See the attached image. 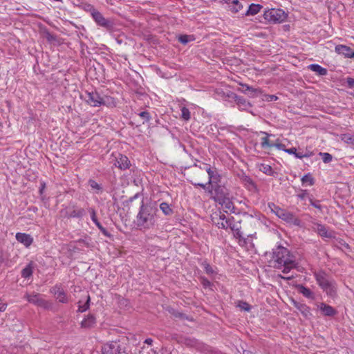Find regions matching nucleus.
Instances as JSON below:
<instances>
[{"mask_svg":"<svg viewBox=\"0 0 354 354\" xmlns=\"http://www.w3.org/2000/svg\"><path fill=\"white\" fill-rule=\"evenodd\" d=\"M288 15L282 9L270 8L264 11L263 17L269 21L273 23H282L287 19Z\"/></svg>","mask_w":354,"mask_h":354,"instance_id":"nucleus-5","label":"nucleus"},{"mask_svg":"<svg viewBox=\"0 0 354 354\" xmlns=\"http://www.w3.org/2000/svg\"><path fill=\"white\" fill-rule=\"evenodd\" d=\"M84 214V209L82 208H77V209H73L71 214H70V216L71 217H76V218H81L83 216V215Z\"/></svg>","mask_w":354,"mask_h":354,"instance_id":"nucleus-36","label":"nucleus"},{"mask_svg":"<svg viewBox=\"0 0 354 354\" xmlns=\"http://www.w3.org/2000/svg\"><path fill=\"white\" fill-rule=\"evenodd\" d=\"M230 220L231 218H226L224 214H221L216 224L219 228L227 230L230 226Z\"/></svg>","mask_w":354,"mask_h":354,"instance_id":"nucleus-23","label":"nucleus"},{"mask_svg":"<svg viewBox=\"0 0 354 354\" xmlns=\"http://www.w3.org/2000/svg\"><path fill=\"white\" fill-rule=\"evenodd\" d=\"M259 169L268 176H274L276 174L272 167L267 164L262 163L259 165Z\"/></svg>","mask_w":354,"mask_h":354,"instance_id":"nucleus-28","label":"nucleus"},{"mask_svg":"<svg viewBox=\"0 0 354 354\" xmlns=\"http://www.w3.org/2000/svg\"><path fill=\"white\" fill-rule=\"evenodd\" d=\"M102 354H127L118 342H111L102 347Z\"/></svg>","mask_w":354,"mask_h":354,"instance_id":"nucleus-6","label":"nucleus"},{"mask_svg":"<svg viewBox=\"0 0 354 354\" xmlns=\"http://www.w3.org/2000/svg\"><path fill=\"white\" fill-rule=\"evenodd\" d=\"M160 209L166 216H169L173 214V210L167 203L163 202L160 203Z\"/></svg>","mask_w":354,"mask_h":354,"instance_id":"nucleus-33","label":"nucleus"},{"mask_svg":"<svg viewBox=\"0 0 354 354\" xmlns=\"http://www.w3.org/2000/svg\"><path fill=\"white\" fill-rule=\"evenodd\" d=\"M96 226L99 228L100 230L102 228H103V226L101 225V223L99 221H97V223H94Z\"/></svg>","mask_w":354,"mask_h":354,"instance_id":"nucleus-61","label":"nucleus"},{"mask_svg":"<svg viewBox=\"0 0 354 354\" xmlns=\"http://www.w3.org/2000/svg\"><path fill=\"white\" fill-rule=\"evenodd\" d=\"M272 147H276L277 149L282 151H286V145L283 144L279 139H277L275 142H272Z\"/></svg>","mask_w":354,"mask_h":354,"instance_id":"nucleus-41","label":"nucleus"},{"mask_svg":"<svg viewBox=\"0 0 354 354\" xmlns=\"http://www.w3.org/2000/svg\"><path fill=\"white\" fill-rule=\"evenodd\" d=\"M100 231L105 236L111 237V234L104 227Z\"/></svg>","mask_w":354,"mask_h":354,"instance_id":"nucleus-53","label":"nucleus"},{"mask_svg":"<svg viewBox=\"0 0 354 354\" xmlns=\"http://www.w3.org/2000/svg\"><path fill=\"white\" fill-rule=\"evenodd\" d=\"M218 204L221 205L222 208L225 212H232L234 209V204L232 201L230 200L229 196H226L224 199H220Z\"/></svg>","mask_w":354,"mask_h":354,"instance_id":"nucleus-17","label":"nucleus"},{"mask_svg":"<svg viewBox=\"0 0 354 354\" xmlns=\"http://www.w3.org/2000/svg\"><path fill=\"white\" fill-rule=\"evenodd\" d=\"M205 271H206V272H207V274H212V273H213V270H212V267H211L209 265H208V264H207V265L205 266Z\"/></svg>","mask_w":354,"mask_h":354,"instance_id":"nucleus-55","label":"nucleus"},{"mask_svg":"<svg viewBox=\"0 0 354 354\" xmlns=\"http://www.w3.org/2000/svg\"><path fill=\"white\" fill-rule=\"evenodd\" d=\"M239 306L243 310L249 311L250 310V306L247 302H241Z\"/></svg>","mask_w":354,"mask_h":354,"instance_id":"nucleus-48","label":"nucleus"},{"mask_svg":"<svg viewBox=\"0 0 354 354\" xmlns=\"http://www.w3.org/2000/svg\"><path fill=\"white\" fill-rule=\"evenodd\" d=\"M203 169L206 171L207 174V177L206 178L205 174H203L205 178H201L200 180L195 179L194 181H192V183L194 186H198L203 189H205L206 185H210L214 180H217L218 176L216 171L215 169H212L210 166L207 164L204 165Z\"/></svg>","mask_w":354,"mask_h":354,"instance_id":"nucleus-4","label":"nucleus"},{"mask_svg":"<svg viewBox=\"0 0 354 354\" xmlns=\"http://www.w3.org/2000/svg\"><path fill=\"white\" fill-rule=\"evenodd\" d=\"M140 117L144 118L147 122L149 121L150 120V114L147 111H142L139 113Z\"/></svg>","mask_w":354,"mask_h":354,"instance_id":"nucleus-49","label":"nucleus"},{"mask_svg":"<svg viewBox=\"0 0 354 354\" xmlns=\"http://www.w3.org/2000/svg\"><path fill=\"white\" fill-rule=\"evenodd\" d=\"M156 209L143 202L136 216V224L140 230H149L156 225Z\"/></svg>","mask_w":354,"mask_h":354,"instance_id":"nucleus-1","label":"nucleus"},{"mask_svg":"<svg viewBox=\"0 0 354 354\" xmlns=\"http://www.w3.org/2000/svg\"><path fill=\"white\" fill-rule=\"evenodd\" d=\"M94 21L100 26L109 28L111 27V21L104 17L102 14L99 12L97 10L91 16Z\"/></svg>","mask_w":354,"mask_h":354,"instance_id":"nucleus-10","label":"nucleus"},{"mask_svg":"<svg viewBox=\"0 0 354 354\" xmlns=\"http://www.w3.org/2000/svg\"><path fill=\"white\" fill-rule=\"evenodd\" d=\"M7 304L6 303L0 302V312H4L6 310Z\"/></svg>","mask_w":354,"mask_h":354,"instance_id":"nucleus-54","label":"nucleus"},{"mask_svg":"<svg viewBox=\"0 0 354 354\" xmlns=\"http://www.w3.org/2000/svg\"><path fill=\"white\" fill-rule=\"evenodd\" d=\"M88 185L91 187L92 189L95 190L97 193L100 192L102 190V187L100 184H98L95 180H88Z\"/></svg>","mask_w":354,"mask_h":354,"instance_id":"nucleus-37","label":"nucleus"},{"mask_svg":"<svg viewBox=\"0 0 354 354\" xmlns=\"http://www.w3.org/2000/svg\"><path fill=\"white\" fill-rule=\"evenodd\" d=\"M243 354H256L252 351H243Z\"/></svg>","mask_w":354,"mask_h":354,"instance_id":"nucleus-64","label":"nucleus"},{"mask_svg":"<svg viewBox=\"0 0 354 354\" xmlns=\"http://www.w3.org/2000/svg\"><path fill=\"white\" fill-rule=\"evenodd\" d=\"M272 147H276L277 149L282 151H286V145L283 144L279 139H277L275 142H272Z\"/></svg>","mask_w":354,"mask_h":354,"instance_id":"nucleus-40","label":"nucleus"},{"mask_svg":"<svg viewBox=\"0 0 354 354\" xmlns=\"http://www.w3.org/2000/svg\"><path fill=\"white\" fill-rule=\"evenodd\" d=\"M308 69L316 73L317 75L324 76L327 75L328 71L317 64H312L308 66Z\"/></svg>","mask_w":354,"mask_h":354,"instance_id":"nucleus-22","label":"nucleus"},{"mask_svg":"<svg viewBox=\"0 0 354 354\" xmlns=\"http://www.w3.org/2000/svg\"><path fill=\"white\" fill-rule=\"evenodd\" d=\"M309 201L313 207L319 209H321V205L318 203L315 202L311 198H309Z\"/></svg>","mask_w":354,"mask_h":354,"instance_id":"nucleus-51","label":"nucleus"},{"mask_svg":"<svg viewBox=\"0 0 354 354\" xmlns=\"http://www.w3.org/2000/svg\"><path fill=\"white\" fill-rule=\"evenodd\" d=\"M86 102L91 106L97 107L102 105V96L96 91L88 92L86 93Z\"/></svg>","mask_w":354,"mask_h":354,"instance_id":"nucleus-8","label":"nucleus"},{"mask_svg":"<svg viewBox=\"0 0 354 354\" xmlns=\"http://www.w3.org/2000/svg\"><path fill=\"white\" fill-rule=\"evenodd\" d=\"M90 300H91L90 296L88 295H87L86 296V301L84 304H82V301H80L79 305H78V311L81 312V313L86 311L89 308V306H90V304H89Z\"/></svg>","mask_w":354,"mask_h":354,"instance_id":"nucleus-31","label":"nucleus"},{"mask_svg":"<svg viewBox=\"0 0 354 354\" xmlns=\"http://www.w3.org/2000/svg\"><path fill=\"white\" fill-rule=\"evenodd\" d=\"M335 52L339 55H343L348 58H354V52L352 49L346 45H337L335 46Z\"/></svg>","mask_w":354,"mask_h":354,"instance_id":"nucleus-14","label":"nucleus"},{"mask_svg":"<svg viewBox=\"0 0 354 354\" xmlns=\"http://www.w3.org/2000/svg\"><path fill=\"white\" fill-rule=\"evenodd\" d=\"M285 152L289 153V154H294L296 155L297 153V149L295 147H292L290 149H286Z\"/></svg>","mask_w":354,"mask_h":354,"instance_id":"nucleus-52","label":"nucleus"},{"mask_svg":"<svg viewBox=\"0 0 354 354\" xmlns=\"http://www.w3.org/2000/svg\"><path fill=\"white\" fill-rule=\"evenodd\" d=\"M192 40H194L193 36H189V35H183L179 36V37H178V41L183 44H186L189 41H192Z\"/></svg>","mask_w":354,"mask_h":354,"instance_id":"nucleus-39","label":"nucleus"},{"mask_svg":"<svg viewBox=\"0 0 354 354\" xmlns=\"http://www.w3.org/2000/svg\"><path fill=\"white\" fill-rule=\"evenodd\" d=\"M96 226L99 228L100 230L102 228H103V226L101 225V223L99 221H97V223H94Z\"/></svg>","mask_w":354,"mask_h":354,"instance_id":"nucleus-62","label":"nucleus"},{"mask_svg":"<svg viewBox=\"0 0 354 354\" xmlns=\"http://www.w3.org/2000/svg\"><path fill=\"white\" fill-rule=\"evenodd\" d=\"M239 228H241L240 225L236 223L234 221V218L231 217V220L230 221V226L228 229H230L232 232H234L235 231H237Z\"/></svg>","mask_w":354,"mask_h":354,"instance_id":"nucleus-44","label":"nucleus"},{"mask_svg":"<svg viewBox=\"0 0 354 354\" xmlns=\"http://www.w3.org/2000/svg\"><path fill=\"white\" fill-rule=\"evenodd\" d=\"M226 196H228V194L227 193L225 188L218 186L215 189L214 196L213 198L216 203H219V200L217 198V197L220 199H224Z\"/></svg>","mask_w":354,"mask_h":354,"instance_id":"nucleus-21","label":"nucleus"},{"mask_svg":"<svg viewBox=\"0 0 354 354\" xmlns=\"http://www.w3.org/2000/svg\"><path fill=\"white\" fill-rule=\"evenodd\" d=\"M89 212L91 213V218L93 223H97L98 221L97 216H96V212L94 209L91 208L89 209Z\"/></svg>","mask_w":354,"mask_h":354,"instance_id":"nucleus-50","label":"nucleus"},{"mask_svg":"<svg viewBox=\"0 0 354 354\" xmlns=\"http://www.w3.org/2000/svg\"><path fill=\"white\" fill-rule=\"evenodd\" d=\"M33 272V267L32 263L28 264L21 271V277L26 279L32 276Z\"/></svg>","mask_w":354,"mask_h":354,"instance_id":"nucleus-32","label":"nucleus"},{"mask_svg":"<svg viewBox=\"0 0 354 354\" xmlns=\"http://www.w3.org/2000/svg\"><path fill=\"white\" fill-rule=\"evenodd\" d=\"M292 304L305 318H309L312 315L310 308L306 304L296 301H293Z\"/></svg>","mask_w":354,"mask_h":354,"instance_id":"nucleus-15","label":"nucleus"},{"mask_svg":"<svg viewBox=\"0 0 354 354\" xmlns=\"http://www.w3.org/2000/svg\"><path fill=\"white\" fill-rule=\"evenodd\" d=\"M347 83L351 87L354 86V80L351 77L347 78Z\"/></svg>","mask_w":354,"mask_h":354,"instance_id":"nucleus-57","label":"nucleus"},{"mask_svg":"<svg viewBox=\"0 0 354 354\" xmlns=\"http://www.w3.org/2000/svg\"><path fill=\"white\" fill-rule=\"evenodd\" d=\"M281 219L288 222V223H292L295 225H298L299 221L294 216V214L287 210H286L282 214Z\"/></svg>","mask_w":354,"mask_h":354,"instance_id":"nucleus-24","label":"nucleus"},{"mask_svg":"<svg viewBox=\"0 0 354 354\" xmlns=\"http://www.w3.org/2000/svg\"><path fill=\"white\" fill-rule=\"evenodd\" d=\"M234 236L239 240V243L241 245V243H245V239L242 236V233L241 232V228H239L237 231H235L233 232Z\"/></svg>","mask_w":354,"mask_h":354,"instance_id":"nucleus-43","label":"nucleus"},{"mask_svg":"<svg viewBox=\"0 0 354 354\" xmlns=\"http://www.w3.org/2000/svg\"><path fill=\"white\" fill-rule=\"evenodd\" d=\"M241 180L244 186L250 191L255 190L257 189L256 185L252 179L248 176H243Z\"/></svg>","mask_w":354,"mask_h":354,"instance_id":"nucleus-25","label":"nucleus"},{"mask_svg":"<svg viewBox=\"0 0 354 354\" xmlns=\"http://www.w3.org/2000/svg\"><path fill=\"white\" fill-rule=\"evenodd\" d=\"M25 297L28 302L32 303L38 306L47 308L49 306V304L47 301L40 297L39 294L30 295L26 294Z\"/></svg>","mask_w":354,"mask_h":354,"instance_id":"nucleus-7","label":"nucleus"},{"mask_svg":"<svg viewBox=\"0 0 354 354\" xmlns=\"http://www.w3.org/2000/svg\"><path fill=\"white\" fill-rule=\"evenodd\" d=\"M279 277H280L281 279H286V280H290V279H293L294 276L293 275H291V276H288V275L282 276V275L279 274Z\"/></svg>","mask_w":354,"mask_h":354,"instance_id":"nucleus-56","label":"nucleus"},{"mask_svg":"<svg viewBox=\"0 0 354 354\" xmlns=\"http://www.w3.org/2000/svg\"><path fill=\"white\" fill-rule=\"evenodd\" d=\"M295 157L298 158H303L304 157H308V156L306 154H304L301 152H299V153H296V155H295Z\"/></svg>","mask_w":354,"mask_h":354,"instance_id":"nucleus-58","label":"nucleus"},{"mask_svg":"<svg viewBox=\"0 0 354 354\" xmlns=\"http://www.w3.org/2000/svg\"><path fill=\"white\" fill-rule=\"evenodd\" d=\"M181 117L186 121H188L191 118V114L189 109L185 106L181 108Z\"/></svg>","mask_w":354,"mask_h":354,"instance_id":"nucleus-38","label":"nucleus"},{"mask_svg":"<svg viewBox=\"0 0 354 354\" xmlns=\"http://www.w3.org/2000/svg\"><path fill=\"white\" fill-rule=\"evenodd\" d=\"M82 8L84 11L89 12L91 16L97 10V9H95V7L92 4L88 3H82Z\"/></svg>","mask_w":354,"mask_h":354,"instance_id":"nucleus-34","label":"nucleus"},{"mask_svg":"<svg viewBox=\"0 0 354 354\" xmlns=\"http://www.w3.org/2000/svg\"><path fill=\"white\" fill-rule=\"evenodd\" d=\"M261 8H262V6H261L260 4L252 3L249 6L248 10H247L245 15H248V16H249V15H255L258 12H260Z\"/></svg>","mask_w":354,"mask_h":354,"instance_id":"nucleus-30","label":"nucleus"},{"mask_svg":"<svg viewBox=\"0 0 354 354\" xmlns=\"http://www.w3.org/2000/svg\"><path fill=\"white\" fill-rule=\"evenodd\" d=\"M297 290L299 292L302 294L305 297L308 299H313V292L308 288L305 287L303 285H298L297 286Z\"/></svg>","mask_w":354,"mask_h":354,"instance_id":"nucleus-29","label":"nucleus"},{"mask_svg":"<svg viewBox=\"0 0 354 354\" xmlns=\"http://www.w3.org/2000/svg\"><path fill=\"white\" fill-rule=\"evenodd\" d=\"M274 268L282 269L284 274H288L291 269L295 268L296 263L291 258L289 251L283 247H279L274 252Z\"/></svg>","mask_w":354,"mask_h":354,"instance_id":"nucleus-2","label":"nucleus"},{"mask_svg":"<svg viewBox=\"0 0 354 354\" xmlns=\"http://www.w3.org/2000/svg\"><path fill=\"white\" fill-rule=\"evenodd\" d=\"M139 354H149L147 351H145L143 348L141 351H139Z\"/></svg>","mask_w":354,"mask_h":354,"instance_id":"nucleus-63","label":"nucleus"},{"mask_svg":"<svg viewBox=\"0 0 354 354\" xmlns=\"http://www.w3.org/2000/svg\"><path fill=\"white\" fill-rule=\"evenodd\" d=\"M316 232L322 238L330 239L335 236L333 231L328 230L325 225L322 224H317Z\"/></svg>","mask_w":354,"mask_h":354,"instance_id":"nucleus-16","label":"nucleus"},{"mask_svg":"<svg viewBox=\"0 0 354 354\" xmlns=\"http://www.w3.org/2000/svg\"><path fill=\"white\" fill-rule=\"evenodd\" d=\"M272 147H276L277 149L282 151H286V145L283 144L279 139H277L275 142H272Z\"/></svg>","mask_w":354,"mask_h":354,"instance_id":"nucleus-42","label":"nucleus"},{"mask_svg":"<svg viewBox=\"0 0 354 354\" xmlns=\"http://www.w3.org/2000/svg\"><path fill=\"white\" fill-rule=\"evenodd\" d=\"M297 196L301 199V200H304L307 198H310L309 197V194H308V192H307V190H301L297 195Z\"/></svg>","mask_w":354,"mask_h":354,"instance_id":"nucleus-47","label":"nucleus"},{"mask_svg":"<svg viewBox=\"0 0 354 354\" xmlns=\"http://www.w3.org/2000/svg\"><path fill=\"white\" fill-rule=\"evenodd\" d=\"M261 133L265 136L264 137H262L261 139V147L263 149L272 148V142H271L269 140V137L272 136V135L269 134L265 131H261Z\"/></svg>","mask_w":354,"mask_h":354,"instance_id":"nucleus-26","label":"nucleus"},{"mask_svg":"<svg viewBox=\"0 0 354 354\" xmlns=\"http://www.w3.org/2000/svg\"><path fill=\"white\" fill-rule=\"evenodd\" d=\"M227 3L229 10L233 13H236L243 8V6L239 0H227Z\"/></svg>","mask_w":354,"mask_h":354,"instance_id":"nucleus-19","label":"nucleus"},{"mask_svg":"<svg viewBox=\"0 0 354 354\" xmlns=\"http://www.w3.org/2000/svg\"><path fill=\"white\" fill-rule=\"evenodd\" d=\"M102 105L106 106L109 108L116 107L118 104L117 100L113 97L104 95L102 97Z\"/></svg>","mask_w":354,"mask_h":354,"instance_id":"nucleus-20","label":"nucleus"},{"mask_svg":"<svg viewBox=\"0 0 354 354\" xmlns=\"http://www.w3.org/2000/svg\"><path fill=\"white\" fill-rule=\"evenodd\" d=\"M315 280L319 286L330 297H334L336 295L337 287L335 281L330 279L328 274L319 271L314 273Z\"/></svg>","mask_w":354,"mask_h":354,"instance_id":"nucleus-3","label":"nucleus"},{"mask_svg":"<svg viewBox=\"0 0 354 354\" xmlns=\"http://www.w3.org/2000/svg\"><path fill=\"white\" fill-rule=\"evenodd\" d=\"M340 139L344 143L354 147V134L343 133L340 135Z\"/></svg>","mask_w":354,"mask_h":354,"instance_id":"nucleus-27","label":"nucleus"},{"mask_svg":"<svg viewBox=\"0 0 354 354\" xmlns=\"http://www.w3.org/2000/svg\"><path fill=\"white\" fill-rule=\"evenodd\" d=\"M301 183L303 185L307 184L308 185H313L315 182L312 176L310 174H308L301 178Z\"/></svg>","mask_w":354,"mask_h":354,"instance_id":"nucleus-35","label":"nucleus"},{"mask_svg":"<svg viewBox=\"0 0 354 354\" xmlns=\"http://www.w3.org/2000/svg\"><path fill=\"white\" fill-rule=\"evenodd\" d=\"M268 207L276 216L278 214V212L280 210L281 207L276 205L274 203H269Z\"/></svg>","mask_w":354,"mask_h":354,"instance_id":"nucleus-46","label":"nucleus"},{"mask_svg":"<svg viewBox=\"0 0 354 354\" xmlns=\"http://www.w3.org/2000/svg\"><path fill=\"white\" fill-rule=\"evenodd\" d=\"M130 165V160L127 156L122 154H118L116 157V162L115 163V165L119 169L125 170L129 168Z\"/></svg>","mask_w":354,"mask_h":354,"instance_id":"nucleus-13","label":"nucleus"},{"mask_svg":"<svg viewBox=\"0 0 354 354\" xmlns=\"http://www.w3.org/2000/svg\"><path fill=\"white\" fill-rule=\"evenodd\" d=\"M51 292L54 294L57 300L59 302L66 304L68 301V298L60 286H55L51 289Z\"/></svg>","mask_w":354,"mask_h":354,"instance_id":"nucleus-11","label":"nucleus"},{"mask_svg":"<svg viewBox=\"0 0 354 354\" xmlns=\"http://www.w3.org/2000/svg\"><path fill=\"white\" fill-rule=\"evenodd\" d=\"M319 308L324 316H333L337 313L336 310L333 307L324 303H321Z\"/></svg>","mask_w":354,"mask_h":354,"instance_id":"nucleus-18","label":"nucleus"},{"mask_svg":"<svg viewBox=\"0 0 354 354\" xmlns=\"http://www.w3.org/2000/svg\"><path fill=\"white\" fill-rule=\"evenodd\" d=\"M285 211H286V209L281 208L280 210L278 212L277 216L280 218L281 217L282 214H283Z\"/></svg>","mask_w":354,"mask_h":354,"instance_id":"nucleus-59","label":"nucleus"},{"mask_svg":"<svg viewBox=\"0 0 354 354\" xmlns=\"http://www.w3.org/2000/svg\"><path fill=\"white\" fill-rule=\"evenodd\" d=\"M96 317L94 315L88 314L80 322V327L84 330H90L96 326Z\"/></svg>","mask_w":354,"mask_h":354,"instance_id":"nucleus-9","label":"nucleus"},{"mask_svg":"<svg viewBox=\"0 0 354 354\" xmlns=\"http://www.w3.org/2000/svg\"><path fill=\"white\" fill-rule=\"evenodd\" d=\"M145 343L148 345H151L153 343V339L151 338H147L145 339Z\"/></svg>","mask_w":354,"mask_h":354,"instance_id":"nucleus-60","label":"nucleus"},{"mask_svg":"<svg viewBox=\"0 0 354 354\" xmlns=\"http://www.w3.org/2000/svg\"><path fill=\"white\" fill-rule=\"evenodd\" d=\"M320 155L322 156L323 162L325 163H328L332 160V156L328 153H320Z\"/></svg>","mask_w":354,"mask_h":354,"instance_id":"nucleus-45","label":"nucleus"},{"mask_svg":"<svg viewBox=\"0 0 354 354\" xmlns=\"http://www.w3.org/2000/svg\"><path fill=\"white\" fill-rule=\"evenodd\" d=\"M15 237L17 241L26 248H29L33 243L32 236L26 233L17 232Z\"/></svg>","mask_w":354,"mask_h":354,"instance_id":"nucleus-12","label":"nucleus"}]
</instances>
